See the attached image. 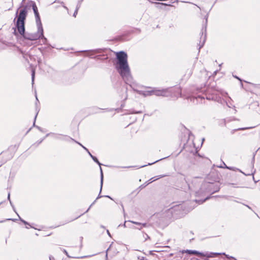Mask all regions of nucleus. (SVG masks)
I'll use <instances>...</instances> for the list:
<instances>
[{
    "label": "nucleus",
    "instance_id": "obj_28",
    "mask_svg": "<svg viewBox=\"0 0 260 260\" xmlns=\"http://www.w3.org/2000/svg\"><path fill=\"white\" fill-rule=\"evenodd\" d=\"M177 208L178 209H179V208H180V206L179 205H178V206L177 207Z\"/></svg>",
    "mask_w": 260,
    "mask_h": 260
},
{
    "label": "nucleus",
    "instance_id": "obj_8",
    "mask_svg": "<svg viewBox=\"0 0 260 260\" xmlns=\"http://www.w3.org/2000/svg\"><path fill=\"white\" fill-rule=\"evenodd\" d=\"M185 252L189 254H194L197 255H201L202 253L196 250H185Z\"/></svg>",
    "mask_w": 260,
    "mask_h": 260
},
{
    "label": "nucleus",
    "instance_id": "obj_23",
    "mask_svg": "<svg viewBox=\"0 0 260 260\" xmlns=\"http://www.w3.org/2000/svg\"><path fill=\"white\" fill-rule=\"evenodd\" d=\"M219 187H217L216 188V189L214 192H216V191H218V190H219Z\"/></svg>",
    "mask_w": 260,
    "mask_h": 260
},
{
    "label": "nucleus",
    "instance_id": "obj_24",
    "mask_svg": "<svg viewBox=\"0 0 260 260\" xmlns=\"http://www.w3.org/2000/svg\"><path fill=\"white\" fill-rule=\"evenodd\" d=\"M64 252L66 254V255L69 256V255H68V253L66 250H64Z\"/></svg>",
    "mask_w": 260,
    "mask_h": 260
},
{
    "label": "nucleus",
    "instance_id": "obj_9",
    "mask_svg": "<svg viewBox=\"0 0 260 260\" xmlns=\"http://www.w3.org/2000/svg\"><path fill=\"white\" fill-rule=\"evenodd\" d=\"M168 175H158V176H155V177H152L150 179V182L149 183H151L158 179H160L161 178H163V177H166V176H168Z\"/></svg>",
    "mask_w": 260,
    "mask_h": 260
},
{
    "label": "nucleus",
    "instance_id": "obj_35",
    "mask_svg": "<svg viewBox=\"0 0 260 260\" xmlns=\"http://www.w3.org/2000/svg\"><path fill=\"white\" fill-rule=\"evenodd\" d=\"M144 166H142L141 167V168L143 167H144Z\"/></svg>",
    "mask_w": 260,
    "mask_h": 260
},
{
    "label": "nucleus",
    "instance_id": "obj_22",
    "mask_svg": "<svg viewBox=\"0 0 260 260\" xmlns=\"http://www.w3.org/2000/svg\"><path fill=\"white\" fill-rule=\"evenodd\" d=\"M94 203H93L90 206V207L88 208V209L86 210V212H88V211L89 210L90 208L91 207V206L92 205V204H93Z\"/></svg>",
    "mask_w": 260,
    "mask_h": 260
},
{
    "label": "nucleus",
    "instance_id": "obj_17",
    "mask_svg": "<svg viewBox=\"0 0 260 260\" xmlns=\"http://www.w3.org/2000/svg\"><path fill=\"white\" fill-rule=\"evenodd\" d=\"M75 142L77 143H78L79 145H80L82 148H83L86 151H88V149L85 147H84V146H83L81 143H79V142H76V141H75Z\"/></svg>",
    "mask_w": 260,
    "mask_h": 260
},
{
    "label": "nucleus",
    "instance_id": "obj_12",
    "mask_svg": "<svg viewBox=\"0 0 260 260\" xmlns=\"http://www.w3.org/2000/svg\"><path fill=\"white\" fill-rule=\"evenodd\" d=\"M35 71L34 69L32 70L31 71V80H32V84H34V79H35Z\"/></svg>",
    "mask_w": 260,
    "mask_h": 260
},
{
    "label": "nucleus",
    "instance_id": "obj_26",
    "mask_svg": "<svg viewBox=\"0 0 260 260\" xmlns=\"http://www.w3.org/2000/svg\"><path fill=\"white\" fill-rule=\"evenodd\" d=\"M107 232L108 234L110 236V233L108 230L107 231Z\"/></svg>",
    "mask_w": 260,
    "mask_h": 260
},
{
    "label": "nucleus",
    "instance_id": "obj_32",
    "mask_svg": "<svg viewBox=\"0 0 260 260\" xmlns=\"http://www.w3.org/2000/svg\"><path fill=\"white\" fill-rule=\"evenodd\" d=\"M251 174L250 173H248L247 174H246L247 175H250Z\"/></svg>",
    "mask_w": 260,
    "mask_h": 260
},
{
    "label": "nucleus",
    "instance_id": "obj_30",
    "mask_svg": "<svg viewBox=\"0 0 260 260\" xmlns=\"http://www.w3.org/2000/svg\"><path fill=\"white\" fill-rule=\"evenodd\" d=\"M37 116V114L35 116V119H36Z\"/></svg>",
    "mask_w": 260,
    "mask_h": 260
},
{
    "label": "nucleus",
    "instance_id": "obj_7",
    "mask_svg": "<svg viewBox=\"0 0 260 260\" xmlns=\"http://www.w3.org/2000/svg\"><path fill=\"white\" fill-rule=\"evenodd\" d=\"M56 138L61 140H63V141H75V140L73 139H72L68 136H62L61 135H58L56 137Z\"/></svg>",
    "mask_w": 260,
    "mask_h": 260
},
{
    "label": "nucleus",
    "instance_id": "obj_34",
    "mask_svg": "<svg viewBox=\"0 0 260 260\" xmlns=\"http://www.w3.org/2000/svg\"><path fill=\"white\" fill-rule=\"evenodd\" d=\"M236 78H237L240 80V79L239 78H238L237 77H236Z\"/></svg>",
    "mask_w": 260,
    "mask_h": 260
},
{
    "label": "nucleus",
    "instance_id": "obj_6",
    "mask_svg": "<svg viewBox=\"0 0 260 260\" xmlns=\"http://www.w3.org/2000/svg\"><path fill=\"white\" fill-rule=\"evenodd\" d=\"M92 159H93V160L94 162H96L100 166V172H101V189H100V191H101L102 188V186H103V171H102V168L101 167L102 164L99 161V160L97 159V158L95 157V156L92 157Z\"/></svg>",
    "mask_w": 260,
    "mask_h": 260
},
{
    "label": "nucleus",
    "instance_id": "obj_20",
    "mask_svg": "<svg viewBox=\"0 0 260 260\" xmlns=\"http://www.w3.org/2000/svg\"><path fill=\"white\" fill-rule=\"evenodd\" d=\"M87 152V153H88V154L89 155V156L92 158V157H93L94 156H93L91 153L88 150V151H86Z\"/></svg>",
    "mask_w": 260,
    "mask_h": 260
},
{
    "label": "nucleus",
    "instance_id": "obj_3",
    "mask_svg": "<svg viewBox=\"0 0 260 260\" xmlns=\"http://www.w3.org/2000/svg\"><path fill=\"white\" fill-rule=\"evenodd\" d=\"M26 10L25 9H23L20 11L18 17L16 22V26L17 30L19 34L23 36L25 32L24 28V20L26 16Z\"/></svg>",
    "mask_w": 260,
    "mask_h": 260
},
{
    "label": "nucleus",
    "instance_id": "obj_37",
    "mask_svg": "<svg viewBox=\"0 0 260 260\" xmlns=\"http://www.w3.org/2000/svg\"><path fill=\"white\" fill-rule=\"evenodd\" d=\"M141 260H144V259H141Z\"/></svg>",
    "mask_w": 260,
    "mask_h": 260
},
{
    "label": "nucleus",
    "instance_id": "obj_13",
    "mask_svg": "<svg viewBox=\"0 0 260 260\" xmlns=\"http://www.w3.org/2000/svg\"><path fill=\"white\" fill-rule=\"evenodd\" d=\"M10 193H9V194H8V199L9 200V201H10V204H11V206L12 207V208H13V209L14 211H15V208H14V206H13V205L12 204V202H11V200H10Z\"/></svg>",
    "mask_w": 260,
    "mask_h": 260
},
{
    "label": "nucleus",
    "instance_id": "obj_19",
    "mask_svg": "<svg viewBox=\"0 0 260 260\" xmlns=\"http://www.w3.org/2000/svg\"><path fill=\"white\" fill-rule=\"evenodd\" d=\"M177 91L178 92V95H181L180 90L179 88H177Z\"/></svg>",
    "mask_w": 260,
    "mask_h": 260
},
{
    "label": "nucleus",
    "instance_id": "obj_11",
    "mask_svg": "<svg viewBox=\"0 0 260 260\" xmlns=\"http://www.w3.org/2000/svg\"><path fill=\"white\" fill-rule=\"evenodd\" d=\"M129 221L132 222V223H134L135 224L141 226L140 228H138L139 230H141L142 229V226H146V223L142 224L140 222H136V221Z\"/></svg>",
    "mask_w": 260,
    "mask_h": 260
},
{
    "label": "nucleus",
    "instance_id": "obj_33",
    "mask_svg": "<svg viewBox=\"0 0 260 260\" xmlns=\"http://www.w3.org/2000/svg\"><path fill=\"white\" fill-rule=\"evenodd\" d=\"M106 197H108V198H110L109 196H106Z\"/></svg>",
    "mask_w": 260,
    "mask_h": 260
},
{
    "label": "nucleus",
    "instance_id": "obj_21",
    "mask_svg": "<svg viewBox=\"0 0 260 260\" xmlns=\"http://www.w3.org/2000/svg\"><path fill=\"white\" fill-rule=\"evenodd\" d=\"M159 160H156L155 161L152 162V163H149V165H152V164H154L155 162H157Z\"/></svg>",
    "mask_w": 260,
    "mask_h": 260
},
{
    "label": "nucleus",
    "instance_id": "obj_4",
    "mask_svg": "<svg viewBox=\"0 0 260 260\" xmlns=\"http://www.w3.org/2000/svg\"><path fill=\"white\" fill-rule=\"evenodd\" d=\"M172 90L169 89H158L156 88L152 89L153 95L156 96H168L171 95Z\"/></svg>",
    "mask_w": 260,
    "mask_h": 260
},
{
    "label": "nucleus",
    "instance_id": "obj_10",
    "mask_svg": "<svg viewBox=\"0 0 260 260\" xmlns=\"http://www.w3.org/2000/svg\"><path fill=\"white\" fill-rule=\"evenodd\" d=\"M139 93L142 94L144 95V96H149V95H153L152 90L146 91H144V92L140 91Z\"/></svg>",
    "mask_w": 260,
    "mask_h": 260
},
{
    "label": "nucleus",
    "instance_id": "obj_14",
    "mask_svg": "<svg viewBox=\"0 0 260 260\" xmlns=\"http://www.w3.org/2000/svg\"><path fill=\"white\" fill-rule=\"evenodd\" d=\"M79 7L80 6H77V8H76V9L75 10V12H74V15H73V16L74 17H76V15L77 14V13H78V9L79 8Z\"/></svg>",
    "mask_w": 260,
    "mask_h": 260
},
{
    "label": "nucleus",
    "instance_id": "obj_16",
    "mask_svg": "<svg viewBox=\"0 0 260 260\" xmlns=\"http://www.w3.org/2000/svg\"><path fill=\"white\" fill-rule=\"evenodd\" d=\"M253 127H254V126H253V127H244V128H240L238 129L239 130H245V129H247L252 128Z\"/></svg>",
    "mask_w": 260,
    "mask_h": 260
},
{
    "label": "nucleus",
    "instance_id": "obj_25",
    "mask_svg": "<svg viewBox=\"0 0 260 260\" xmlns=\"http://www.w3.org/2000/svg\"><path fill=\"white\" fill-rule=\"evenodd\" d=\"M63 8H64V9H66V10H68V8H67V7H66V6H63Z\"/></svg>",
    "mask_w": 260,
    "mask_h": 260
},
{
    "label": "nucleus",
    "instance_id": "obj_2",
    "mask_svg": "<svg viewBox=\"0 0 260 260\" xmlns=\"http://www.w3.org/2000/svg\"><path fill=\"white\" fill-rule=\"evenodd\" d=\"M37 25L38 27V31L36 33L26 32L23 36L25 39L31 41H35L41 38L43 43L45 44L47 41V39L43 36V29L42 25V24H37Z\"/></svg>",
    "mask_w": 260,
    "mask_h": 260
},
{
    "label": "nucleus",
    "instance_id": "obj_31",
    "mask_svg": "<svg viewBox=\"0 0 260 260\" xmlns=\"http://www.w3.org/2000/svg\"><path fill=\"white\" fill-rule=\"evenodd\" d=\"M36 100L38 101V98H37V95L36 96Z\"/></svg>",
    "mask_w": 260,
    "mask_h": 260
},
{
    "label": "nucleus",
    "instance_id": "obj_5",
    "mask_svg": "<svg viewBox=\"0 0 260 260\" xmlns=\"http://www.w3.org/2000/svg\"><path fill=\"white\" fill-rule=\"evenodd\" d=\"M32 9H33V11H34L35 15L37 24H42L41 22V19L39 17V14L38 12V8L35 4H34L32 5Z\"/></svg>",
    "mask_w": 260,
    "mask_h": 260
},
{
    "label": "nucleus",
    "instance_id": "obj_18",
    "mask_svg": "<svg viewBox=\"0 0 260 260\" xmlns=\"http://www.w3.org/2000/svg\"><path fill=\"white\" fill-rule=\"evenodd\" d=\"M20 220H21V221H22L24 224H25V225H29V223H28L27 222H26V221H25V220H24L22 219H21V218H20Z\"/></svg>",
    "mask_w": 260,
    "mask_h": 260
},
{
    "label": "nucleus",
    "instance_id": "obj_36",
    "mask_svg": "<svg viewBox=\"0 0 260 260\" xmlns=\"http://www.w3.org/2000/svg\"><path fill=\"white\" fill-rule=\"evenodd\" d=\"M232 260H236V259L234 258V259H233Z\"/></svg>",
    "mask_w": 260,
    "mask_h": 260
},
{
    "label": "nucleus",
    "instance_id": "obj_15",
    "mask_svg": "<svg viewBox=\"0 0 260 260\" xmlns=\"http://www.w3.org/2000/svg\"><path fill=\"white\" fill-rule=\"evenodd\" d=\"M209 198H206V199H205L204 200H202V201H197V200H196V202H199V204H202L203 203H204L206 200H208Z\"/></svg>",
    "mask_w": 260,
    "mask_h": 260
},
{
    "label": "nucleus",
    "instance_id": "obj_27",
    "mask_svg": "<svg viewBox=\"0 0 260 260\" xmlns=\"http://www.w3.org/2000/svg\"><path fill=\"white\" fill-rule=\"evenodd\" d=\"M123 226H124V227H126V221L124 222V224H123Z\"/></svg>",
    "mask_w": 260,
    "mask_h": 260
},
{
    "label": "nucleus",
    "instance_id": "obj_1",
    "mask_svg": "<svg viewBox=\"0 0 260 260\" xmlns=\"http://www.w3.org/2000/svg\"><path fill=\"white\" fill-rule=\"evenodd\" d=\"M117 61L115 68L120 74L124 81L127 84L131 85L133 82V78L131 73V70L127 62V55L123 51L117 52L116 54Z\"/></svg>",
    "mask_w": 260,
    "mask_h": 260
},
{
    "label": "nucleus",
    "instance_id": "obj_29",
    "mask_svg": "<svg viewBox=\"0 0 260 260\" xmlns=\"http://www.w3.org/2000/svg\"><path fill=\"white\" fill-rule=\"evenodd\" d=\"M160 4H161V5H166V4H163V3H161Z\"/></svg>",
    "mask_w": 260,
    "mask_h": 260
}]
</instances>
